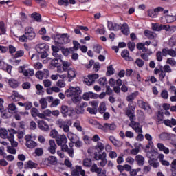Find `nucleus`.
I'll use <instances>...</instances> for the list:
<instances>
[{
    "label": "nucleus",
    "instance_id": "obj_1",
    "mask_svg": "<svg viewBox=\"0 0 176 176\" xmlns=\"http://www.w3.org/2000/svg\"><path fill=\"white\" fill-rule=\"evenodd\" d=\"M66 96L68 98H72V101L74 104H79L82 101V89L79 87H70L65 91Z\"/></svg>",
    "mask_w": 176,
    "mask_h": 176
},
{
    "label": "nucleus",
    "instance_id": "obj_2",
    "mask_svg": "<svg viewBox=\"0 0 176 176\" xmlns=\"http://www.w3.org/2000/svg\"><path fill=\"white\" fill-rule=\"evenodd\" d=\"M56 124L60 129H63L64 133H70L69 132V126H72V121L71 120H63L58 119L56 121Z\"/></svg>",
    "mask_w": 176,
    "mask_h": 176
},
{
    "label": "nucleus",
    "instance_id": "obj_3",
    "mask_svg": "<svg viewBox=\"0 0 176 176\" xmlns=\"http://www.w3.org/2000/svg\"><path fill=\"white\" fill-rule=\"evenodd\" d=\"M25 140L26 141L25 145L27 148H28L29 149H34V148H36V146H38V143L32 140H36V136L26 135L25 136Z\"/></svg>",
    "mask_w": 176,
    "mask_h": 176
},
{
    "label": "nucleus",
    "instance_id": "obj_4",
    "mask_svg": "<svg viewBox=\"0 0 176 176\" xmlns=\"http://www.w3.org/2000/svg\"><path fill=\"white\" fill-rule=\"evenodd\" d=\"M160 21L162 23V24L174 23V21H176V16L165 14L160 18Z\"/></svg>",
    "mask_w": 176,
    "mask_h": 176
},
{
    "label": "nucleus",
    "instance_id": "obj_5",
    "mask_svg": "<svg viewBox=\"0 0 176 176\" xmlns=\"http://www.w3.org/2000/svg\"><path fill=\"white\" fill-rule=\"evenodd\" d=\"M98 129L100 130H102L104 133H107V131L116 130V124L111 123H104L103 125L98 124Z\"/></svg>",
    "mask_w": 176,
    "mask_h": 176
},
{
    "label": "nucleus",
    "instance_id": "obj_6",
    "mask_svg": "<svg viewBox=\"0 0 176 176\" xmlns=\"http://www.w3.org/2000/svg\"><path fill=\"white\" fill-rule=\"evenodd\" d=\"M59 146H61V150L63 151V152H67L70 157H74V144L69 143V148L66 144L60 145Z\"/></svg>",
    "mask_w": 176,
    "mask_h": 176
},
{
    "label": "nucleus",
    "instance_id": "obj_7",
    "mask_svg": "<svg viewBox=\"0 0 176 176\" xmlns=\"http://www.w3.org/2000/svg\"><path fill=\"white\" fill-rule=\"evenodd\" d=\"M0 69L6 71L8 74H12V65L5 63V58L1 56H0Z\"/></svg>",
    "mask_w": 176,
    "mask_h": 176
},
{
    "label": "nucleus",
    "instance_id": "obj_8",
    "mask_svg": "<svg viewBox=\"0 0 176 176\" xmlns=\"http://www.w3.org/2000/svg\"><path fill=\"white\" fill-rule=\"evenodd\" d=\"M25 35L28 38L30 41H32L36 36L34 28L31 26H27L25 28Z\"/></svg>",
    "mask_w": 176,
    "mask_h": 176
},
{
    "label": "nucleus",
    "instance_id": "obj_9",
    "mask_svg": "<svg viewBox=\"0 0 176 176\" xmlns=\"http://www.w3.org/2000/svg\"><path fill=\"white\" fill-rule=\"evenodd\" d=\"M18 71L20 74H23L24 76H34V69H25V67L20 66Z\"/></svg>",
    "mask_w": 176,
    "mask_h": 176
},
{
    "label": "nucleus",
    "instance_id": "obj_10",
    "mask_svg": "<svg viewBox=\"0 0 176 176\" xmlns=\"http://www.w3.org/2000/svg\"><path fill=\"white\" fill-rule=\"evenodd\" d=\"M149 148V146H146L145 152H146L147 157L150 158V160L156 159L157 155H159V152H157V149L151 148L150 151H148Z\"/></svg>",
    "mask_w": 176,
    "mask_h": 176
},
{
    "label": "nucleus",
    "instance_id": "obj_11",
    "mask_svg": "<svg viewBox=\"0 0 176 176\" xmlns=\"http://www.w3.org/2000/svg\"><path fill=\"white\" fill-rule=\"evenodd\" d=\"M129 127H131L135 133H142V125L140 124L139 122H135L134 120H131Z\"/></svg>",
    "mask_w": 176,
    "mask_h": 176
},
{
    "label": "nucleus",
    "instance_id": "obj_12",
    "mask_svg": "<svg viewBox=\"0 0 176 176\" xmlns=\"http://www.w3.org/2000/svg\"><path fill=\"white\" fill-rule=\"evenodd\" d=\"M138 104L140 108H142V109H144V111H146L148 113H152V109L151 108V106H149V104H148V102H145L142 100H138Z\"/></svg>",
    "mask_w": 176,
    "mask_h": 176
},
{
    "label": "nucleus",
    "instance_id": "obj_13",
    "mask_svg": "<svg viewBox=\"0 0 176 176\" xmlns=\"http://www.w3.org/2000/svg\"><path fill=\"white\" fill-rule=\"evenodd\" d=\"M49 75H50V72L47 69H44L43 71H38L36 73V77L41 80L43 79V78H49Z\"/></svg>",
    "mask_w": 176,
    "mask_h": 176
},
{
    "label": "nucleus",
    "instance_id": "obj_14",
    "mask_svg": "<svg viewBox=\"0 0 176 176\" xmlns=\"http://www.w3.org/2000/svg\"><path fill=\"white\" fill-rule=\"evenodd\" d=\"M85 176L86 175V172L85 170L82 169V166H76V169L73 170L72 172V176H79V175Z\"/></svg>",
    "mask_w": 176,
    "mask_h": 176
},
{
    "label": "nucleus",
    "instance_id": "obj_15",
    "mask_svg": "<svg viewBox=\"0 0 176 176\" xmlns=\"http://www.w3.org/2000/svg\"><path fill=\"white\" fill-rule=\"evenodd\" d=\"M90 98H98V95L97 94H94L91 91L85 92L82 95V99L85 100V101H89Z\"/></svg>",
    "mask_w": 176,
    "mask_h": 176
},
{
    "label": "nucleus",
    "instance_id": "obj_16",
    "mask_svg": "<svg viewBox=\"0 0 176 176\" xmlns=\"http://www.w3.org/2000/svg\"><path fill=\"white\" fill-rule=\"evenodd\" d=\"M68 142V139L67 138V136L64 134L59 135L56 138V143L57 145L60 146V145H63L64 144H67Z\"/></svg>",
    "mask_w": 176,
    "mask_h": 176
},
{
    "label": "nucleus",
    "instance_id": "obj_17",
    "mask_svg": "<svg viewBox=\"0 0 176 176\" xmlns=\"http://www.w3.org/2000/svg\"><path fill=\"white\" fill-rule=\"evenodd\" d=\"M36 50L38 53H43V52L49 50V45L45 43L38 44L36 46Z\"/></svg>",
    "mask_w": 176,
    "mask_h": 176
},
{
    "label": "nucleus",
    "instance_id": "obj_18",
    "mask_svg": "<svg viewBox=\"0 0 176 176\" xmlns=\"http://www.w3.org/2000/svg\"><path fill=\"white\" fill-rule=\"evenodd\" d=\"M107 27L109 31H119V30H120V25L118 23H113L111 21H108Z\"/></svg>",
    "mask_w": 176,
    "mask_h": 176
},
{
    "label": "nucleus",
    "instance_id": "obj_19",
    "mask_svg": "<svg viewBox=\"0 0 176 176\" xmlns=\"http://www.w3.org/2000/svg\"><path fill=\"white\" fill-rule=\"evenodd\" d=\"M21 98L24 100V97H23V96L20 95L19 94H18V92L14 91L12 95L10 97V100H11V101H14V102H17V101H19L20 100H21Z\"/></svg>",
    "mask_w": 176,
    "mask_h": 176
},
{
    "label": "nucleus",
    "instance_id": "obj_20",
    "mask_svg": "<svg viewBox=\"0 0 176 176\" xmlns=\"http://www.w3.org/2000/svg\"><path fill=\"white\" fill-rule=\"evenodd\" d=\"M49 144L50 147L48 148V151L52 155H54L56 153V149H57V145H56V142L53 140H50Z\"/></svg>",
    "mask_w": 176,
    "mask_h": 176
},
{
    "label": "nucleus",
    "instance_id": "obj_21",
    "mask_svg": "<svg viewBox=\"0 0 176 176\" xmlns=\"http://www.w3.org/2000/svg\"><path fill=\"white\" fill-rule=\"evenodd\" d=\"M38 126L40 130H42L43 131H47V130H49V124L43 120L38 121Z\"/></svg>",
    "mask_w": 176,
    "mask_h": 176
},
{
    "label": "nucleus",
    "instance_id": "obj_22",
    "mask_svg": "<svg viewBox=\"0 0 176 176\" xmlns=\"http://www.w3.org/2000/svg\"><path fill=\"white\" fill-rule=\"evenodd\" d=\"M87 105V102H82L80 105H78L76 109L77 113H85V108H86Z\"/></svg>",
    "mask_w": 176,
    "mask_h": 176
},
{
    "label": "nucleus",
    "instance_id": "obj_23",
    "mask_svg": "<svg viewBox=\"0 0 176 176\" xmlns=\"http://www.w3.org/2000/svg\"><path fill=\"white\" fill-rule=\"evenodd\" d=\"M144 34L148 39H155V38L157 36L156 33L148 30H144Z\"/></svg>",
    "mask_w": 176,
    "mask_h": 176
},
{
    "label": "nucleus",
    "instance_id": "obj_24",
    "mask_svg": "<svg viewBox=\"0 0 176 176\" xmlns=\"http://www.w3.org/2000/svg\"><path fill=\"white\" fill-rule=\"evenodd\" d=\"M67 138L71 141L72 144H75L78 140H79V136L76 134L72 133V132L67 133Z\"/></svg>",
    "mask_w": 176,
    "mask_h": 176
},
{
    "label": "nucleus",
    "instance_id": "obj_25",
    "mask_svg": "<svg viewBox=\"0 0 176 176\" xmlns=\"http://www.w3.org/2000/svg\"><path fill=\"white\" fill-rule=\"evenodd\" d=\"M94 159L95 160H104V159H107V153L103 151L101 153L96 152L94 153Z\"/></svg>",
    "mask_w": 176,
    "mask_h": 176
},
{
    "label": "nucleus",
    "instance_id": "obj_26",
    "mask_svg": "<svg viewBox=\"0 0 176 176\" xmlns=\"http://www.w3.org/2000/svg\"><path fill=\"white\" fill-rule=\"evenodd\" d=\"M157 148L159 149V151L164 152L165 155H168V153H170V149H168L167 147H165L163 143H158L157 144Z\"/></svg>",
    "mask_w": 176,
    "mask_h": 176
},
{
    "label": "nucleus",
    "instance_id": "obj_27",
    "mask_svg": "<svg viewBox=\"0 0 176 176\" xmlns=\"http://www.w3.org/2000/svg\"><path fill=\"white\" fill-rule=\"evenodd\" d=\"M77 74L78 72L74 68H71L67 70V77L69 79H74L76 78Z\"/></svg>",
    "mask_w": 176,
    "mask_h": 176
},
{
    "label": "nucleus",
    "instance_id": "obj_28",
    "mask_svg": "<svg viewBox=\"0 0 176 176\" xmlns=\"http://www.w3.org/2000/svg\"><path fill=\"white\" fill-rule=\"evenodd\" d=\"M102 51H103L102 54H107V51L104 50L101 45H94V52H95V53L100 54V53H101V52Z\"/></svg>",
    "mask_w": 176,
    "mask_h": 176
},
{
    "label": "nucleus",
    "instance_id": "obj_29",
    "mask_svg": "<svg viewBox=\"0 0 176 176\" xmlns=\"http://www.w3.org/2000/svg\"><path fill=\"white\" fill-rule=\"evenodd\" d=\"M120 30L124 35H129V34H130V29L129 28V25H127V23H124L120 25Z\"/></svg>",
    "mask_w": 176,
    "mask_h": 176
},
{
    "label": "nucleus",
    "instance_id": "obj_30",
    "mask_svg": "<svg viewBox=\"0 0 176 176\" xmlns=\"http://www.w3.org/2000/svg\"><path fill=\"white\" fill-rule=\"evenodd\" d=\"M164 124L168 127H173V126H176V120L172 118L171 120H164Z\"/></svg>",
    "mask_w": 176,
    "mask_h": 176
},
{
    "label": "nucleus",
    "instance_id": "obj_31",
    "mask_svg": "<svg viewBox=\"0 0 176 176\" xmlns=\"http://www.w3.org/2000/svg\"><path fill=\"white\" fill-rule=\"evenodd\" d=\"M8 84L10 87H12V89H16V87H19V82L13 78H10L8 80Z\"/></svg>",
    "mask_w": 176,
    "mask_h": 176
},
{
    "label": "nucleus",
    "instance_id": "obj_32",
    "mask_svg": "<svg viewBox=\"0 0 176 176\" xmlns=\"http://www.w3.org/2000/svg\"><path fill=\"white\" fill-rule=\"evenodd\" d=\"M148 163L151 167H153L154 168H157L160 166V164L157 161V159H153V160H149Z\"/></svg>",
    "mask_w": 176,
    "mask_h": 176
},
{
    "label": "nucleus",
    "instance_id": "obj_33",
    "mask_svg": "<svg viewBox=\"0 0 176 176\" xmlns=\"http://www.w3.org/2000/svg\"><path fill=\"white\" fill-rule=\"evenodd\" d=\"M39 104L41 107V109H46L47 108V101L46 98H42L39 100Z\"/></svg>",
    "mask_w": 176,
    "mask_h": 176
},
{
    "label": "nucleus",
    "instance_id": "obj_34",
    "mask_svg": "<svg viewBox=\"0 0 176 176\" xmlns=\"http://www.w3.org/2000/svg\"><path fill=\"white\" fill-rule=\"evenodd\" d=\"M62 62H63V59H61V58H56L51 61V64L54 67H60V63H62Z\"/></svg>",
    "mask_w": 176,
    "mask_h": 176
},
{
    "label": "nucleus",
    "instance_id": "obj_35",
    "mask_svg": "<svg viewBox=\"0 0 176 176\" xmlns=\"http://www.w3.org/2000/svg\"><path fill=\"white\" fill-rule=\"evenodd\" d=\"M95 149L98 151V152H102V151L105 149V146L102 142H98L97 144L95 146Z\"/></svg>",
    "mask_w": 176,
    "mask_h": 176
},
{
    "label": "nucleus",
    "instance_id": "obj_36",
    "mask_svg": "<svg viewBox=\"0 0 176 176\" xmlns=\"http://www.w3.org/2000/svg\"><path fill=\"white\" fill-rule=\"evenodd\" d=\"M162 24H160L157 23H152L151 28H152L153 31L160 32V31H162Z\"/></svg>",
    "mask_w": 176,
    "mask_h": 176
},
{
    "label": "nucleus",
    "instance_id": "obj_37",
    "mask_svg": "<svg viewBox=\"0 0 176 176\" xmlns=\"http://www.w3.org/2000/svg\"><path fill=\"white\" fill-rule=\"evenodd\" d=\"M47 162L49 163V164H51L52 166H56V164H57V157H56L55 156H50L47 158Z\"/></svg>",
    "mask_w": 176,
    "mask_h": 176
},
{
    "label": "nucleus",
    "instance_id": "obj_38",
    "mask_svg": "<svg viewBox=\"0 0 176 176\" xmlns=\"http://www.w3.org/2000/svg\"><path fill=\"white\" fill-rule=\"evenodd\" d=\"M8 138L12 146H13L14 148H17V145H19V143L14 141V135L11 134L10 136H9Z\"/></svg>",
    "mask_w": 176,
    "mask_h": 176
},
{
    "label": "nucleus",
    "instance_id": "obj_39",
    "mask_svg": "<svg viewBox=\"0 0 176 176\" xmlns=\"http://www.w3.org/2000/svg\"><path fill=\"white\" fill-rule=\"evenodd\" d=\"M98 111L99 113H105V111H107V104H105V102H102L100 104Z\"/></svg>",
    "mask_w": 176,
    "mask_h": 176
},
{
    "label": "nucleus",
    "instance_id": "obj_40",
    "mask_svg": "<svg viewBox=\"0 0 176 176\" xmlns=\"http://www.w3.org/2000/svg\"><path fill=\"white\" fill-rule=\"evenodd\" d=\"M135 111H133V110L126 109V115L128 116V117L130 118V120H134L135 119V115H134Z\"/></svg>",
    "mask_w": 176,
    "mask_h": 176
},
{
    "label": "nucleus",
    "instance_id": "obj_41",
    "mask_svg": "<svg viewBox=\"0 0 176 176\" xmlns=\"http://www.w3.org/2000/svg\"><path fill=\"white\" fill-rule=\"evenodd\" d=\"M121 56L123 58H124V60H131V58H130V54L127 50H124L121 53Z\"/></svg>",
    "mask_w": 176,
    "mask_h": 176
},
{
    "label": "nucleus",
    "instance_id": "obj_42",
    "mask_svg": "<svg viewBox=\"0 0 176 176\" xmlns=\"http://www.w3.org/2000/svg\"><path fill=\"white\" fill-rule=\"evenodd\" d=\"M109 141H111V142H112V144L115 146H120V145H122V142H120L119 140H117L116 139H115V138L113 136H110L109 138Z\"/></svg>",
    "mask_w": 176,
    "mask_h": 176
},
{
    "label": "nucleus",
    "instance_id": "obj_43",
    "mask_svg": "<svg viewBox=\"0 0 176 176\" xmlns=\"http://www.w3.org/2000/svg\"><path fill=\"white\" fill-rule=\"evenodd\" d=\"M155 12L157 13V14L162 12H163L164 14H168L169 12L168 10H164V8L162 7H157L155 8Z\"/></svg>",
    "mask_w": 176,
    "mask_h": 176
},
{
    "label": "nucleus",
    "instance_id": "obj_44",
    "mask_svg": "<svg viewBox=\"0 0 176 176\" xmlns=\"http://www.w3.org/2000/svg\"><path fill=\"white\" fill-rule=\"evenodd\" d=\"M91 164H93V162L89 158H85L82 161V165L84 166V167H91Z\"/></svg>",
    "mask_w": 176,
    "mask_h": 176
},
{
    "label": "nucleus",
    "instance_id": "obj_45",
    "mask_svg": "<svg viewBox=\"0 0 176 176\" xmlns=\"http://www.w3.org/2000/svg\"><path fill=\"white\" fill-rule=\"evenodd\" d=\"M8 111H10V113H17V107H16L15 104H10L8 105Z\"/></svg>",
    "mask_w": 176,
    "mask_h": 176
},
{
    "label": "nucleus",
    "instance_id": "obj_46",
    "mask_svg": "<svg viewBox=\"0 0 176 176\" xmlns=\"http://www.w3.org/2000/svg\"><path fill=\"white\" fill-rule=\"evenodd\" d=\"M62 38H63V45H65V43H69L71 40L69 39V35L67 33L62 34Z\"/></svg>",
    "mask_w": 176,
    "mask_h": 176
},
{
    "label": "nucleus",
    "instance_id": "obj_47",
    "mask_svg": "<svg viewBox=\"0 0 176 176\" xmlns=\"http://www.w3.org/2000/svg\"><path fill=\"white\" fill-rule=\"evenodd\" d=\"M145 138L148 141V146L153 148V142L152 141V135L149 133L145 135Z\"/></svg>",
    "mask_w": 176,
    "mask_h": 176
},
{
    "label": "nucleus",
    "instance_id": "obj_48",
    "mask_svg": "<svg viewBox=\"0 0 176 176\" xmlns=\"http://www.w3.org/2000/svg\"><path fill=\"white\" fill-rule=\"evenodd\" d=\"M0 137L1 138H8V131L6 129L0 128Z\"/></svg>",
    "mask_w": 176,
    "mask_h": 176
},
{
    "label": "nucleus",
    "instance_id": "obj_49",
    "mask_svg": "<svg viewBox=\"0 0 176 176\" xmlns=\"http://www.w3.org/2000/svg\"><path fill=\"white\" fill-rule=\"evenodd\" d=\"M135 160L139 166H143L145 159H144V157H142V155H137L135 157Z\"/></svg>",
    "mask_w": 176,
    "mask_h": 176
},
{
    "label": "nucleus",
    "instance_id": "obj_50",
    "mask_svg": "<svg viewBox=\"0 0 176 176\" xmlns=\"http://www.w3.org/2000/svg\"><path fill=\"white\" fill-rule=\"evenodd\" d=\"M36 94H38V96L43 94L44 93L43 86L38 84L36 85Z\"/></svg>",
    "mask_w": 176,
    "mask_h": 176
},
{
    "label": "nucleus",
    "instance_id": "obj_51",
    "mask_svg": "<svg viewBox=\"0 0 176 176\" xmlns=\"http://www.w3.org/2000/svg\"><path fill=\"white\" fill-rule=\"evenodd\" d=\"M84 82L87 86H91V85L94 83L93 79L91 78V77H90L89 74L87 76V78H85L84 79Z\"/></svg>",
    "mask_w": 176,
    "mask_h": 176
},
{
    "label": "nucleus",
    "instance_id": "obj_52",
    "mask_svg": "<svg viewBox=\"0 0 176 176\" xmlns=\"http://www.w3.org/2000/svg\"><path fill=\"white\" fill-rule=\"evenodd\" d=\"M74 127L76 129L77 131H79L81 133V131H83V128H82V126H80V122L76 121L73 124Z\"/></svg>",
    "mask_w": 176,
    "mask_h": 176
},
{
    "label": "nucleus",
    "instance_id": "obj_53",
    "mask_svg": "<svg viewBox=\"0 0 176 176\" xmlns=\"http://www.w3.org/2000/svg\"><path fill=\"white\" fill-rule=\"evenodd\" d=\"M24 56V51L23 50L16 51L15 54L12 55L13 58H19V57H23Z\"/></svg>",
    "mask_w": 176,
    "mask_h": 176
},
{
    "label": "nucleus",
    "instance_id": "obj_54",
    "mask_svg": "<svg viewBox=\"0 0 176 176\" xmlns=\"http://www.w3.org/2000/svg\"><path fill=\"white\" fill-rule=\"evenodd\" d=\"M52 39H54L56 45L60 44V38H61V34H54L52 36Z\"/></svg>",
    "mask_w": 176,
    "mask_h": 176
},
{
    "label": "nucleus",
    "instance_id": "obj_55",
    "mask_svg": "<svg viewBox=\"0 0 176 176\" xmlns=\"http://www.w3.org/2000/svg\"><path fill=\"white\" fill-rule=\"evenodd\" d=\"M62 63L64 71H68V69H71V63L68 61H63Z\"/></svg>",
    "mask_w": 176,
    "mask_h": 176
},
{
    "label": "nucleus",
    "instance_id": "obj_56",
    "mask_svg": "<svg viewBox=\"0 0 176 176\" xmlns=\"http://www.w3.org/2000/svg\"><path fill=\"white\" fill-rule=\"evenodd\" d=\"M69 111V108L67 105H62L60 109V112L63 115H67L68 111Z\"/></svg>",
    "mask_w": 176,
    "mask_h": 176
},
{
    "label": "nucleus",
    "instance_id": "obj_57",
    "mask_svg": "<svg viewBox=\"0 0 176 176\" xmlns=\"http://www.w3.org/2000/svg\"><path fill=\"white\" fill-rule=\"evenodd\" d=\"M115 74V69L112 66H109L107 67V76H111V75H113Z\"/></svg>",
    "mask_w": 176,
    "mask_h": 176
},
{
    "label": "nucleus",
    "instance_id": "obj_58",
    "mask_svg": "<svg viewBox=\"0 0 176 176\" xmlns=\"http://www.w3.org/2000/svg\"><path fill=\"white\" fill-rule=\"evenodd\" d=\"M50 135L51 138H56V140L60 135H58V131H57L56 129H53L50 131Z\"/></svg>",
    "mask_w": 176,
    "mask_h": 176
},
{
    "label": "nucleus",
    "instance_id": "obj_59",
    "mask_svg": "<svg viewBox=\"0 0 176 176\" xmlns=\"http://www.w3.org/2000/svg\"><path fill=\"white\" fill-rule=\"evenodd\" d=\"M91 171L92 173H101V168H98V166H97V164H94L91 166Z\"/></svg>",
    "mask_w": 176,
    "mask_h": 176
},
{
    "label": "nucleus",
    "instance_id": "obj_60",
    "mask_svg": "<svg viewBox=\"0 0 176 176\" xmlns=\"http://www.w3.org/2000/svg\"><path fill=\"white\" fill-rule=\"evenodd\" d=\"M71 52H74V48H64L62 50V53L64 56H68Z\"/></svg>",
    "mask_w": 176,
    "mask_h": 176
},
{
    "label": "nucleus",
    "instance_id": "obj_61",
    "mask_svg": "<svg viewBox=\"0 0 176 176\" xmlns=\"http://www.w3.org/2000/svg\"><path fill=\"white\" fill-rule=\"evenodd\" d=\"M166 63L171 65V67H175L176 61L173 58H168L166 60Z\"/></svg>",
    "mask_w": 176,
    "mask_h": 176
},
{
    "label": "nucleus",
    "instance_id": "obj_62",
    "mask_svg": "<svg viewBox=\"0 0 176 176\" xmlns=\"http://www.w3.org/2000/svg\"><path fill=\"white\" fill-rule=\"evenodd\" d=\"M148 14L149 17H152L153 19H156L157 17V14L155 12V9L153 10H149L148 11Z\"/></svg>",
    "mask_w": 176,
    "mask_h": 176
},
{
    "label": "nucleus",
    "instance_id": "obj_63",
    "mask_svg": "<svg viewBox=\"0 0 176 176\" xmlns=\"http://www.w3.org/2000/svg\"><path fill=\"white\" fill-rule=\"evenodd\" d=\"M170 46H175L176 45V35L172 36V38L169 39Z\"/></svg>",
    "mask_w": 176,
    "mask_h": 176
},
{
    "label": "nucleus",
    "instance_id": "obj_64",
    "mask_svg": "<svg viewBox=\"0 0 176 176\" xmlns=\"http://www.w3.org/2000/svg\"><path fill=\"white\" fill-rule=\"evenodd\" d=\"M136 97H137V94L132 93L126 97V100L129 102L133 101L134 98H135Z\"/></svg>",
    "mask_w": 176,
    "mask_h": 176
}]
</instances>
